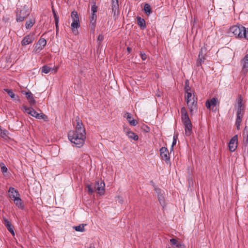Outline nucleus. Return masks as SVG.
Returning <instances> with one entry per match:
<instances>
[{
    "label": "nucleus",
    "instance_id": "f257e3e1",
    "mask_svg": "<svg viewBox=\"0 0 248 248\" xmlns=\"http://www.w3.org/2000/svg\"><path fill=\"white\" fill-rule=\"evenodd\" d=\"M77 125L76 130H71L68 133L69 140L78 148L81 147L84 144L86 139V132L83 124L79 117L76 118Z\"/></svg>",
    "mask_w": 248,
    "mask_h": 248
},
{
    "label": "nucleus",
    "instance_id": "f03ea898",
    "mask_svg": "<svg viewBox=\"0 0 248 248\" xmlns=\"http://www.w3.org/2000/svg\"><path fill=\"white\" fill-rule=\"evenodd\" d=\"M181 120L184 125L185 135L189 137L192 133V124L189 119L186 109L183 107L181 109Z\"/></svg>",
    "mask_w": 248,
    "mask_h": 248
},
{
    "label": "nucleus",
    "instance_id": "7ed1b4c3",
    "mask_svg": "<svg viewBox=\"0 0 248 248\" xmlns=\"http://www.w3.org/2000/svg\"><path fill=\"white\" fill-rule=\"evenodd\" d=\"M16 20L17 22H23L30 15L31 10L28 6L25 4L23 6L17 7L15 10Z\"/></svg>",
    "mask_w": 248,
    "mask_h": 248
},
{
    "label": "nucleus",
    "instance_id": "20e7f679",
    "mask_svg": "<svg viewBox=\"0 0 248 248\" xmlns=\"http://www.w3.org/2000/svg\"><path fill=\"white\" fill-rule=\"evenodd\" d=\"M246 28L241 25H234L230 28V31L236 37L243 39V36L245 34Z\"/></svg>",
    "mask_w": 248,
    "mask_h": 248
},
{
    "label": "nucleus",
    "instance_id": "39448f33",
    "mask_svg": "<svg viewBox=\"0 0 248 248\" xmlns=\"http://www.w3.org/2000/svg\"><path fill=\"white\" fill-rule=\"evenodd\" d=\"M207 49L203 46L201 48L198 58L196 60V65L197 67H200L204 62L206 59Z\"/></svg>",
    "mask_w": 248,
    "mask_h": 248
},
{
    "label": "nucleus",
    "instance_id": "423d86ee",
    "mask_svg": "<svg viewBox=\"0 0 248 248\" xmlns=\"http://www.w3.org/2000/svg\"><path fill=\"white\" fill-rule=\"evenodd\" d=\"M71 16L73 20L71 26L73 32H74L75 29H77L80 26L79 17L78 13L75 11L72 12Z\"/></svg>",
    "mask_w": 248,
    "mask_h": 248
},
{
    "label": "nucleus",
    "instance_id": "0eeeda50",
    "mask_svg": "<svg viewBox=\"0 0 248 248\" xmlns=\"http://www.w3.org/2000/svg\"><path fill=\"white\" fill-rule=\"evenodd\" d=\"M105 184L104 181H96L94 186V190L100 195H104L105 191Z\"/></svg>",
    "mask_w": 248,
    "mask_h": 248
},
{
    "label": "nucleus",
    "instance_id": "6e6552de",
    "mask_svg": "<svg viewBox=\"0 0 248 248\" xmlns=\"http://www.w3.org/2000/svg\"><path fill=\"white\" fill-rule=\"evenodd\" d=\"M160 155L161 158L164 160L166 163L168 164L170 161V155L167 148L163 147L160 148Z\"/></svg>",
    "mask_w": 248,
    "mask_h": 248
},
{
    "label": "nucleus",
    "instance_id": "1a4fd4ad",
    "mask_svg": "<svg viewBox=\"0 0 248 248\" xmlns=\"http://www.w3.org/2000/svg\"><path fill=\"white\" fill-rule=\"evenodd\" d=\"M34 36L33 34H29L26 35L21 41L22 46H26L29 44H31L34 40Z\"/></svg>",
    "mask_w": 248,
    "mask_h": 248
},
{
    "label": "nucleus",
    "instance_id": "9d476101",
    "mask_svg": "<svg viewBox=\"0 0 248 248\" xmlns=\"http://www.w3.org/2000/svg\"><path fill=\"white\" fill-rule=\"evenodd\" d=\"M238 136H234L230 140L229 143V148L231 152H234L237 146Z\"/></svg>",
    "mask_w": 248,
    "mask_h": 248
},
{
    "label": "nucleus",
    "instance_id": "9b49d317",
    "mask_svg": "<svg viewBox=\"0 0 248 248\" xmlns=\"http://www.w3.org/2000/svg\"><path fill=\"white\" fill-rule=\"evenodd\" d=\"M22 93L26 95V97L31 106L35 105L36 101L34 98L33 94L30 91L26 92L25 91H22Z\"/></svg>",
    "mask_w": 248,
    "mask_h": 248
},
{
    "label": "nucleus",
    "instance_id": "f8f14e48",
    "mask_svg": "<svg viewBox=\"0 0 248 248\" xmlns=\"http://www.w3.org/2000/svg\"><path fill=\"white\" fill-rule=\"evenodd\" d=\"M9 197L12 200H14L15 199L20 197V194L17 190L15 189V188L10 187L9 188Z\"/></svg>",
    "mask_w": 248,
    "mask_h": 248
},
{
    "label": "nucleus",
    "instance_id": "ddd939ff",
    "mask_svg": "<svg viewBox=\"0 0 248 248\" xmlns=\"http://www.w3.org/2000/svg\"><path fill=\"white\" fill-rule=\"evenodd\" d=\"M237 102V111L242 112L243 111L245 108V106L243 103V98L241 94L238 95V97L236 99Z\"/></svg>",
    "mask_w": 248,
    "mask_h": 248
},
{
    "label": "nucleus",
    "instance_id": "4468645a",
    "mask_svg": "<svg viewBox=\"0 0 248 248\" xmlns=\"http://www.w3.org/2000/svg\"><path fill=\"white\" fill-rule=\"evenodd\" d=\"M96 19L97 15L96 13H92V16L90 18V26L91 27V31H92L93 32L95 31Z\"/></svg>",
    "mask_w": 248,
    "mask_h": 248
},
{
    "label": "nucleus",
    "instance_id": "2eb2a0df",
    "mask_svg": "<svg viewBox=\"0 0 248 248\" xmlns=\"http://www.w3.org/2000/svg\"><path fill=\"white\" fill-rule=\"evenodd\" d=\"M3 223L7 229L11 232L13 236L15 235V232L11 222L5 217H3Z\"/></svg>",
    "mask_w": 248,
    "mask_h": 248
},
{
    "label": "nucleus",
    "instance_id": "dca6fc26",
    "mask_svg": "<svg viewBox=\"0 0 248 248\" xmlns=\"http://www.w3.org/2000/svg\"><path fill=\"white\" fill-rule=\"evenodd\" d=\"M218 102V99L216 97H213L210 100H207L205 103V106L208 109H210L211 106L215 107Z\"/></svg>",
    "mask_w": 248,
    "mask_h": 248
},
{
    "label": "nucleus",
    "instance_id": "f3484780",
    "mask_svg": "<svg viewBox=\"0 0 248 248\" xmlns=\"http://www.w3.org/2000/svg\"><path fill=\"white\" fill-rule=\"evenodd\" d=\"M124 117L127 119L130 124L132 126H135L138 124V122L132 117L130 113L126 112L124 114Z\"/></svg>",
    "mask_w": 248,
    "mask_h": 248
},
{
    "label": "nucleus",
    "instance_id": "a211bd4d",
    "mask_svg": "<svg viewBox=\"0 0 248 248\" xmlns=\"http://www.w3.org/2000/svg\"><path fill=\"white\" fill-rule=\"evenodd\" d=\"M170 243L173 248H186V246L184 244L180 243L176 239H170Z\"/></svg>",
    "mask_w": 248,
    "mask_h": 248
},
{
    "label": "nucleus",
    "instance_id": "6ab92c4d",
    "mask_svg": "<svg viewBox=\"0 0 248 248\" xmlns=\"http://www.w3.org/2000/svg\"><path fill=\"white\" fill-rule=\"evenodd\" d=\"M243 67L242 72L246 74L248 72V54H246L242 60Z\"/></svg>",
    "mask_w": 248,
    "mask_h": 248
},
{
    "label": "nucleus",
    "instance_id": "aec40b11",
    "mask_svg": "<svg viewBox=\"0 0 248 248\" xmlns=\"http://www.w3.org/2000/svg\"><path fill=\"white\" fill-rule=\"evenodd\" d=\"M137 24L140 29L143 30L146 29V25L145 20L140 16L137 17Z\"/></svg>",
    "mask_w": 248,
    "mask_h": 248
},
{
    "label": "nucleus",
    "instance_id": "412c9836",
    "mask_svg": "<svg viewBox=\"0 0 248 248\" xmlns=\"http://www.w3.org/2000/svg\"><path fill=\"white\" fill-rule=\"evenodd\" d=\"M35 18L33 17H30L25 23V27L27 29H30L35 23Z\"/></svg>",
    "mask_w": 248,
    "mask_h": 248
},
{
    "label": "nucleus",
    "instance_id": "4be33fe9",
    "mask_svg": "<svg viewBox=\"0 0 248 248\" xmlns=\"http://www.w3.org/2000/svg\"><path fill=\"white\" fill-rule=\"evenodd\" d=\"M237 117L235 122V124L236 125V128L237 130H239L240 126L241 125V123L242 121L243 114L241 112L237 111L236 114Z\"/></svg>",
    "mask_w": 248,
    "mask_h": 248
},
{
    "label": "nucleus",
    "instance_id": "5701e85b",
    "mask_svg": "<svg viewBox=\"0 0 248 248\" xmlns=\"http://www.w3.org/2000/svg\"><path fill=\"white\" fill-rule=\"evenodd\" d=\"M4 90L7 93L8 95L11 97V98L14 100V101H19V96L17 95H16L14 92H13L12 90L9 89H4Z\"/></svg>",
    "mask_w": 248,
    "mask_h": 248
},
{
    "label": "nucleus",
    "instance_id": "b1692460",
    "mask_svg": "<svg viewBox=\"0 0 248 248\" xmlns=\"http://www.w3.org/2000/svg\"><path fill=\"white\" fill-rule=\"evenodd\" d=\"M53 70L54 71L55 73H56L58 70V68L54 67L53 68L50 67L46 65H44L42 67V72L44 73L45 74H47L51 71H53Z\"/></svg>",
    "mask_w": 248,
    "mask_h": 248
},
{
    "label": "nucleus",
    "instance_id": "393cba45",
    "mask_svg": "<svg viewBox=\"0 0 248 248\" xmlns=\"http://www.w3.org/2000/svg\"><path fill=\"white\" fill-rule=\"evenodd\" d=\"M111 9L113 16H115L116 14H119V3L118 1H112L111 2Z\"/></svg>",
    "mask_w": 248,
    "mask_h": 248
},
{
    "label": "nucleus",
    "instance_id": "a878e982",
    "mask_svg": "<svg viewBox=\"0 0 248 248\" xmlns=\"http://www.w3.org/2000/svg\"><path fill=\"white\" fill-rule=\"evenodd\" d=\"M125 134L129 139H131L135 141L138 140L139 139V136L138 135L128 129L125 131Z\"/></svg>",
    "mask_w": 248,
    "mask_h": 248
},
{
    "label": "nucleus",
    "instance_id": "bb28decb",
    "mask_svg": "<svg viewBox=\"0 0 248 248\" xmlns=\"http://www.w3.org/2000/svg\"><path fill=\"white\" fill-rule=\"evenodd\" d=\"M187 106L189 107V109L190 113L192 114L194 109L195 108H196L197 106V101L195 100L194 96L192 98V101L191 100L190 102L189 105Z\"/></svg>",
    "mask_w": 248,
    "mask_h": 248
},
{
    "label": "nucleus",
    "instance_id": "cd10ccee",
    "mask_svg": "<svg viewBox=\"0 0 248 248\" xmlns=\"http://www.w3.org/2000/svg\"><path fill=\"white\" fill-rule=\"evenodd\" d=\"M14 203L20 209H23L24 205L20 197L13 200Z\"/></svg>",
    "mask_w": 248,
    "mask_h": 248
},
{
    "label": "nucleus",
    "instance_id": "c85d7f7f",
    "mask_svg": "<svg viewBox=\"0 0 248 248\" xmlns=\"http://www.w3.org/2000/svg\"><path fill=\"white\" fill-rule=\"evenodd\" d=\"M86 224H81L78 226H74V229L77 232H84L85 231L84 226Z\"/></svg>",
    "mask_w": 248,
    "mask_h": 248
},
{
    "label": "nucleus",
    "instance_id": "c756f323",
    "mask_svg": "<svg viewBox=\"0 0 248 248\" xmlns=\"http://www.w3.org/2000/svg\"><path fill=\"white\" fill-rule=\"evenodd\" d=\"M33 46V52L36 54L39 53L44 48L42 46L39 45L37 43L34 44Z\"/></svg>",
    "mask_w": 248,
    "mask_h": 248
},
{
    "label": "nucleus",
    "instance_id": "7c9ffc66",
    "mask_svg": "<svg viewBox=\"0 0 248 248\" xmlns=\"http://www.w3.org/2000/svg\"><path fill=\"white\" fill-rule=\"evenodd\" d=\"M144 10L147 15H149L152 12L151 6L148 3H146L144 5Z\"/></svg>",
    "mask_w": 248,
    "mask_h": 248
},
{
    "label": "nucleus",
    "instance_id": "2f4dec72",
    "mask_svg": "<svg viewBox=\"0 0 248 248\" xmlns=\"http://www.w3.org/2000/svg\"><path fill=\"white\" fill-rule=\"evenodd\" d=\"M158 199L160 204L163 207H164L165 206V202L164 197L163 195L162 194H158Z\"/></svg>",
    "mask_w": 248,
    "mask_h": 248
},
{
    "label": "nucleus",
    "instance_id": "473e14b6",
    "mask_svg": "<svg viewBox=\"0 0 248 248\" xmlns=\"http://www.w3.org/2000/svg\"><path fill=\"white\" fill-rule=\"evenodd\" d=\"M37 43L44 48L46 45V41L45 38H40L38 41Z\"/></svg>",
    "mask_w": 248,
    "mask_h": 248
},
{
    "label": "nucleus",
    "instance_id": "72a5a7b5",
    "mask_svg": "<svg viewBox=\"0 0 248 248\" xmlns=\"http://www.w3.org/2000/svg\"><path fill=\"white\" fill-rule=\"evenodd\" d=\"M38 117H37L36 119H43L45 122H47L48 121L47 116L43 113H41L40 114L38 113Z\"/></svg>",
    "mask_w": 248,
    "mask_h": 248
},
{
    "label": "nucleus",
    "instance_id": "f704fd0d",
    "mask_svg": "<svg viewBox=\"0 0 248 248\" xmlns=\"http://www.w3.org/2000/svg\"><path fill=\"white\" fill-rule=\"evenodd\" d=\"M186 93H187V95L186 96V103L187 105H189L190 102L191 101V97H192V94L188 91Z\"/></svg>",
    "mask_w": 248,
    "mask_h": 248
},
{
    "label": "nucleus",
    "instance_id": "c9c22d12",
    "mask_svg": "<svg viewBox=\"0 0 248 248\" xmlns=\"http://www.w3.org/2000/svg\"><path fill=\"white\" fill-rule=\"evenodd\" d=\"M185 92H187L191 90L190 87L189 86V82L188 79H186L185 81Z\"/></svg>",
    "mask_w": 248,
    "mask_h": 248
},
{
    "label": "nucleus",
    "instance_id": "e433bc0d",
    "mask_svg": "<svg viewBox=\"0 0 248 248\" xmlns=\"http://www.w3.org/2000/svg\"><path fill=\"white\" fill-rule=\"evenodd\" d=\"M86 187L88 189V193L90 195H92L94 192L93 188L92 187V186L89 184L86 185Z\"/></svg>",
    "mask_w": 248,
    "mask_h": 248
},
{
    "label": "nucleus",
    "instance_id": "4c0bfd02",
    "mask_svg": "<svg viewBox=\"0 0 248 248\" xmlns=\"http://www.w3.org/2000/svg\"><path fill=\"white\" fill-rule=\"evenodd\" d=\"M23 108L25 110V112H26L27 113L29 114H31V112L32 111V110L33 109V108H31V107H27L26 106H23Z\"/></svg>",
    "mask_w": 248,
    "mask_h": 248
},
{
    "label": "nucleus",
    "instance_id": "58836bf2",
    "mask_svg": "<svg viewBox=\"0 0 248 248\" xmlns=\"http://www.w3.org/2000/svg\"><path fill=\"white\" fill-rule=\"evenodd\" d=\"M8 132L7 130H2V129L0 128V135L2 138L8 137Z\"/></svg>",
    "mask_w": 248,
    "mask_h": 248
},
{
    "label": "nucleus",
    "instance_id": "ea45409f",
    "mask_svg": "<svg viewBox=\"0 0 248 248\" xmlns=\"http://www.w3.org/2000/svg\"><path fill=\"white\" fill-rule=\"evenodd\" d=\"M91 10L92 13H96L97 11V6L96 5L95 1H93V4L92 6Z\"/></svg>",
    "mask_w": 248,
    "mask_h": 248
},
{
    "label": "nucleus",
    "instance_id": "a19ab883",
    "mask_svg": "<svg viewBox=\"0 0 248 248\" xmlns=\"http://www.w3.org/2000/svg\"><path fill=\"white\" fill-rule=\"evenodd\" d=\"M243 143L246 146L248 144V135H243Z\"/></svg>",
    "mask_w": 248,
    "mask_h": 248
},
{
    "label": "nucleus",
    "instance_id": "79ce46f5",
    "mask_svg": "<svg viewBox=\"0 0 248 248\" xmlns=\"http://www.w3.org/2000/svg\"><path fill=\"white\" fill-rule=\"evenodd\" d=\"M104 40V36L102 34H99L97 37V43L99 46L101 44V42Z\"/></svg>",
    "mask_w": 248,
    "mask_h": 248
},
{
    "label": "nucleus",
    "instance_id": "37998d69",
    "mask_svg": "<svg viewBox=\"0 0 248 248\" xmlns=\"http://www.w3.org/2000/svg\"><path fill=\"white\" fill-rule=\"evenodd\" d=\"M0 167H1V170L3 173L6 172L7 171V167L4 165V163H1L0 164Z\"/></svg>",
    "mask_w": 248,
    "mask_h": 248
},
{
    "label": "nucleus",
    "instance_id": "c03bdc74",
    "mask_svg": "<svg viewBox=\"0 0 248 248\" xmlns=\"http://www.w3.org/2000/svg\"><path fill=\"white\" fill-rule=\"evenodd\" d=\"M141 129L144 132L146 133L149 132L150 130L149 127H148L147 125L145 124H143V125H142Z\"/></svg>",
    "mask_w": 248,
    "mask_h": 248
},
{
    "label": "nucleus",
    "instance_id": "a18cd8bd",
    "mask_svg": "<svg viewBox=\"0 0 248 248\" xmlns=\"http://www.w3.org/2000/svg\"><path fill=\"white\" fill-rule=\"evenodd\" d=\"M31 113V114H30V115H31V116L34 117L36 118L38 117V113L37 111H36L33 108Z\"/></svg>",
    "mask_w": 248,
    "mask_h": 248
},
{
    "label": "nucleus",
    "instance_id": "49530a36",
    "mask_svg": "<svg viewBox=\"0 0 248 248\" xmlns=\"http://www.w3.org/2000/svg\"><path fill=\"white\" fill-rule=\"evenodd\" d=\"M53 14L55 19V22H57L59 21V16L57 15L55 10L54 9H52Z\"/></svg>",
    "mask_w": 248,
    "mask_h": 248
},
{
    "label": "nucleus",
    "instance_id": "de8ad7c7",
    "mask_svg": "<svg viewBox=\"0 0 248 248\" xmlns=\"http://www.w3.org/2000/svg\"><path fill=\"white\" fill-rule=\"evenodd\" d=\"M140 56L142 61H145L147 59V55L145 53L140 52Z\"/></svg>",
    "mask_w": 248,
    "mask_h": 248
},
{
    "label": "nucleus",
    "instance_id": "09e8293b",
    "mask_svg": "<svg viewBox=\"0 0 248 248\" xmlns=\"http://www.w3.org/2000/svg\"><path fill=\"white\" fill-rule=\"evenodd\" d=\"M245 34L243 36V39H246L248 41V28H246Z\"/></svg>",
    "mask_w": 248,
    "mask_h": 248
},
{
    "label": "nucleus",
    "instance_id": "8fccbe9b",
    "mask_svg": "<svg viewBox=\"0 0 248 248\" xmlns=\"http://www.w3.org/2000/svg\"><path fill=\"white\" fill-rule=\"evenodd\" d=\"M243 135H248V126H245Z\"/></svg>",
    "mask_w": 248,
    "mask_h": 248
},
{
    "label": "nucleus",
    "instance_id": "3c124183",
    "mask_svg": "<svg viewBox=\"0 0 248 248\" xmlns=\"http://www.w3.org/2000/svg\"><path fill=\"white\" fill-rule=\"evenodd\" d=\"M117 200H116V201H117L119 203H123V198L122 197H120V196H118L117 197Z\"/></svg>",
    "mask_w": 248,
    "mask_h": 248
},
{
    "label": "nucleus",
    "instance_id": "603ef678",
    "mask_svg": "<svg viewBox=\"0 0 248 248\" xmlns=\"http://www.w3.org/2000/svg\"><path fill=\"white\" fill-rule=\"evenodd\" d=\"M155 191H156V192L158 194H161V189L159 188H155Z\"/></svg>",
    "mask_w": 248,
    "mask_h": 248
},
{
    "label": "nucleus",
    "instance_id": "864d4df0",
    "mask_svg": "<svg viewBox=\"0 0 248 248\" xmlns=\"http://www.w3.org/2000/svg\"><path fill=\"white\" fill-rule=\"evenodd\" d=\"M178 134L177 133L174 134L173 137V139H175L176 140H178Z\"/></svg>",
    "mask_w": 248,
    "mask_h": 248
},
{
    "label": "nucleus",
    "instance_id": "5fc2aeb1",
    "mask_svg": "<svg viewBox=\"0 0 248 248\" xmlns=\"http://www.w3.org/2000/svg\"><path fill=\"white\" fill-rule=\"evenodd\" d=\"M176 142H177V140H176L175 139H173V141H172V146H174L176 144Z\"/></svg>",
    "mask_w": 248,
    "mask_h": 248
},
{
    "label": "nucleus",
    "instance_id": "6e6d98bb",
    "mask_svg": "<svg viewBox=\"0 0 248 248\" xmlns=\"http://www.w3.org/2000/svg\"><path fill=\"white\" fill-rule=\"evenodd\" d=\"M126 50H127V52L129 54L131 53V51H132V49L131 47H127V48H126Z\"/></svg>",
    "mask_w": 248,
    "mask_h": 248
},
{
    "label": "nucleus",
    "instance_id": "4d7b16f0",
    "mask_svg": "<svg viewBox=\"0 0 248 248\" xmlns=\"http://www.w3.org/2000/svg\"><path fill=\"white\" fill-rule=\"evenodd\" d=\"M55 26H56V30H57V32L58 31V28H59V27H58L59 21H58L57 22H55Z\"/></svg>",
    "mask_w": 248,
    "mask_h": 248
},
{
    "label": "nucleus",
    "instance_id": "13d9d810",
    "mask_svg": "<svg viewBox=\"0 0 248 248\" xmlns=\"http://www.w3.org/2000/svg\"><path fill=\"white\" fill-rule=\"evenodd\" d=\"M173 147L174 146H171V148H170V152L173 150Z\"/></svg>",
    "mask_w": 248,
    "mask_h": 248
},
{
    "label": "nucleus",
    "instance_id": "bf43d9fd",
    "mask_svg": "<svg viewBox=\"0 0 248 248\" xmlns=\"http://www.w3.org/2000/svg\"><path fill=\"white\" fill-rule=\"evenodd\" d=\"M89 248H95L93 246H92V245H91L90 247Z\"/></svg>",
    "mask_w": 248,
    "mask_h": 248
},
{
    "label": "nucleus",
    "instance_id": "052dcab7",
    "mask_svg": "<svg viewBox=\"0 0 248 248\" xmlns=\"http://www.w3.org/2000/svg\"><path fill=\"white\" fill-rule=\"evenodd\" d=\"M112 1H114V2L118 1V0H111V2Z\"/></svg>",
    "mask_w": 248,
    "mask_h": 248
},
{
    "label": "nucleus",
    "instance_id": "680f3d73",
    "mask_svg": "<svg viewBox=\"0 0 248 248\" xmlns=\"http://www.w3.org/2000/svg\"><path fill=\"white\" fill-rule=\"evenodd\" d=\"M168 248H170V247H168Z\"/></svg>",
    "mask_w": 248,
    "mask_h": 248
}]
</instances>
